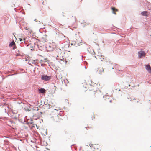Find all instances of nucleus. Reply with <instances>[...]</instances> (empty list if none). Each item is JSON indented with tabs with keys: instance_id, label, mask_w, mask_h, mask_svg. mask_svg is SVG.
Returning <instances> with one entry per match:
<instances>
[{
	"instance_id": "nucleus-9",
	"label": "nucleus",
	"mask_w": 151,
	"mask_h": 151,
	"mask_svg": "<svg viewBox=\"0 0 151 151\" xmlns=\"http://www.w3.org/2000/svg\"><path fill=\"white\" fill-rule=\"evenodd\" d=\"M98 72L100 74H102L104 73V70L103 68H98Z\"/></svg>"
},
{
	"instance_id": "nucleus-5",
	"label": "nucleus",
	"mask_w": 151,
	"mask_h": 151,
	"mask_svg": "<svg viewBox=\"0 0 151 151\" xmlns=\"http://www.w3.org/2000/svg\"><path fill=\"white\" fill-rule=\"evenodd\" d=\"M92 147H93L95 150H100L101 147L99 144H95L93 145Z\"/></svg>"
},
{
	"instance_id": "nucleus-19",
	"label": "nucleus",
	"mask_w": 151,
	"mask_h": 151,
	"mask_svg": "<svg viewBox=\"0 0 151 151\" xmlns=\"http://www.w3.org/2000/svg\"><path fill=\"white\" fill-rule=\"evenodd\" d=\"M41 113L42 114V112H41Z\"/></svg>"
},
{
	"instance_id": "nucleus-1",
	"label": "nucleus",
	"mask_w": 151,
	"mask_h": 151,
	"mask_svg": "<svg viewBox=\"0 0 151 151\" xmlns=\"http://www.w3.org/2000/svg\"><path fill=\"white\" fill-rule=\"evenodd\" d=\"M82 89L86 91H88L89 92L88 93L92 96H95V93L96 91L99 89V85L93 82H91V84H88L86 83L82 84Z\"/></svg>"
},
{
	"instance_id": "nucleus-7",
	"label": "nucleus",
	"mask_w": 151,
	"mask_h": 151,
	"mask_svg": "<svg viewBox=\"0 0 151 151\" xmlns=\"http://www.w3.org/2000/svg\"><path fill=\"white\" fill-rule=\"evenodd\" d=\"M150 12L147 11H145L141 12V14L142 16H148L150 14Z\"/></svg>"
},
{
	"instance_id": "nucleus-18",
	"label": "nucleus",
	"mask_w": 151,
	"mask_h": 151,
	"mask_svg": "<svg viewBox=\"0 0 151 151\" xmlns=\"http://www.w3.org/2000/svg\"><path fill=\"white\" fill-rule=\"evenodd\" d=\"M60 60V61H61H61H63V60H62L61 59V60Z\"/></svg>"
},
{
	"instance_id": "nucleus-8",
	"label": "nucleus",
	"mask_w": 151,
	"mask_h": 151,
	"mask_svg": "<svg viewBox=\"0 0 151 151\" xmlns=\"http://www.w3.org/2000/svg\"><path fill=\"white\" fill-rule=\"evenodd\" d=\"M145 67L146 69L151 74V67L149 65H146Z\"/></svg>"
},
{
	"instance_id": "nucleus-2",
	"label": "nucleus",
	"mask_w": 151,
	"mask_h": 151,
	"mask_svg": "<svg viewBox=\"0 0 151 151\" xmlns=\"http://www.w3.org/2000/svg\"><path fill=\"white\" fill-rule=\"evenodd\" d=\"M54 122L58 124H60L63 122V120L60 118L59 116H57L54 117Z\"/></svg>"
},
{
	"instance_id": "nucleus-3",
	"label": "nucleus",
	"mask_w": 151,
	"mask_h": 151,
	"mask_svg": "<svg viewBox=\"0 0 151 151\" xmlns=\"http://www.w3.org/2000/svg\"><path fill=\"white\" fill-rule=\"evenodd\" d=\"M51 79L50 76L47 75H43L41 76V79L45 81H48Z\"/></svg>"
},
{
	"instance_id": "nucleus-14",
	"label": "nucleus",
	"mask_w": 151,
	"mask_h": 151,
	"mask_svg": "<svg viewBox=\"0 0 151 151\" xmlns=\"http://www.w3.org/2000/svg\"><path fill=\"white\" fill-rule=\"evenodd\" d=\"M22 40V39L21 38H19V41H21Z\"/></svg>"
},
{
	"instance_id": "nucleus-11",
	"label": "nucleus",
	"mask_w": 151,
	"mask_h": 151,
	"mask_svg": "<svg viewBox=\"0 0 151 151\" xmlns=\"http://www.w3.org/2000/svg\"><path fill=\"white\" fill-rule=\"evenodd\" d=\"M39 90L40 92L42 93H45V90L44 88H41L39 89Z\"/></svg>"
},
{
	"instance_id": "nucleus-13",
	"label": "nucleus",
	"mask_w": 151,
	"mask_h": 151,
	"mask_svg": "<svg viewBox=\"0 0 151 151\" xmlns=\"http://www.w3.org/2000/svg\"><path fill=\"white\" fill-rule=\"evenodd\" d=\"M47 61V59H45L44 60H40V63L42 64V62H45Z\"/></svg>"
},
{
	"instance_id": "nucleus-12",
	"label": "nucleus",
	"mask_w": 151,
	"mask_h": 151,
	"mask_svg": "<svg viewBox=\"0 0 151 151\" xmlns=\"http://www.w3.org/2000/svg\"><path fill=\"white\" fill-rule=\"evenodd\" d=\"M15 45V43L13 41H12L9 44V46L12 47L13 45Z\"/></svg>"
},
{
	"instance_id": "nucleus-15",
	"label": "nucleus",
	"mask_w": 151,
	"mask_h": 151,
	"mask_svg": "<svg viewBox=\"0 0 151 151\" xmlns=\"http://www.w3.org/2000/svg\"><path fill=\"white\" fill-rule=\"evenodd\" d=\"M65 134H68V133L67 132V131H65Z\"/></svg>"
},
{
	"instance_id": "nucleus-4",
	"label": "nucleus",
	"mask_w": 151,
	"mask_h": 151,
	"mask_svg": "<svg viewBox=\"0 0 151 151\" xmlns=\"http://www.w3.org/2000/svg\"><path fill=\"white\" fill-rule=\"evenodd\" d=\"M97 57H98V58L99 60V61L101 62L106 61V59L104 58V57L103 55H97Z\"/></svg>"
},
{
	"instance_id": "nucleus-10",
	"label": "nucleus",
	"mask_w": 151,
	"mask_h": 151,
	"mask_svg": "<svg viewBox=\"0 0 151 151\" xmlns=\"http://www.w3.org/2000/svg\"><path fill=\"white\" fill-rule=\"evenodd\" d=\"M111 9L112 10V13L114 14H116V13H115V12L118 11V10L115 7H112Z\"/></svg>"
},
{
	"instance_id": "nucleus-17",
	"label": "nucleus",
	"mask_w": 151,
	"mask_h": 151,
	"mask_svg": "<svg viewBox=\"0 0 151 151\" xmlns=\"http://www.w3.org/2000/svg\"><path fill=\"white\" fill-rule=\"evenodd\" d=\"M111 101H111V100H110V102H111Z\"/></svg>"
},
{
	"instance_id": "nucleus-16",
	"label": "nucleus",
	"mask_w": 151,
	"mask_h": 151,
	"mask_svg": "<svg viewBox=\"0 0 151 151\" xmlns=\"http://www.w3.org/2000/svg\"><path fill=\"white\" fill-rule=\"evenodd\" d=\"M23 41L24 42H25V38H24L23 39Z\"/></svg>"
},
{
	"instance_id": "nucleus-6",
	"label": "nucleus",
	"mask_w": 151,
	"mask_h": 151,
	"mask_svg": "<svg viewBox=\"0 0 151 151\" xmlns=\"http://www.w3.org/2000/svg\"><path fill=\"white\" fill-rule=\"evenodd\" d=\"M145 53L143 51H140L138 52V56L139 58H141L142 56H145Z\"/></svg>"
}]
</instances>
